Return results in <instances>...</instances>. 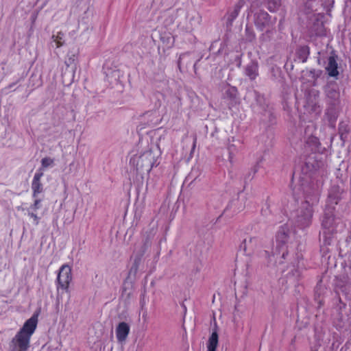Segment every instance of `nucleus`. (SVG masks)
Segmentation results:
<instances>
[{
  "mask_svg": "<svg viewBox=\"0 0 351 351\" xmlns=\"http://www.w3.org/2000/svg\"><path fill=\"white\" fill-rule=\"evenodd\" d=\"M38 323V315H33L12 338L9 344L10 351H27L30 346V339Z\"/></svg>",
  "mask_w": 351,
  "mask_h": 351,
  "instance_id": "obj_1",
  "label": "nucleus"
},
{
  "mask_svg": "<svg viewBox=\"0 0 351 351\" xmlns=\"http://www.w3.org/2000/svg\"><path fill=\"white\" fill-rule=\"evenodd\" d=\"M258 240L255 237H250L248 241L244 239L243 243L241 245V247L243 249L244 251L247 250L248 247L250 250L254 251L257 248Z\"/></svg>",
  "mask_w": 351,
  "mask_h": 351,
  "instance_id": "obj_17",
  "label": "nucleus"
},
{
  "mask_svg": "<svg viewBox=\"0 0 351 351\" xmlns=\"http://www.w3.org/2000/svg\"><path fill=\"white\" fill-rule=\"evenodd\" d=\"M350 128L348 125L344 122L340 123L339 127V134L343 142H345L347 140Z\"/></svg>",
  "mask_w": 351,
  "mask_h": 351,
  "instance_id": "obj_19",
  "label": "nucleus"
},
{
  "mask_svg": "<svg viewBox=\"0 0 351 351\" xmlns=\"http://www.w3.org/2000/svg\"><path fill=\"white\" fill-rule=\"evenodd\" d=\"M276 250L280 252L283 250L285 245V228L281 226L276 236ZM282 257H285V251L282 252Z\"/></svg>",
  "mask_w": 351,
  "mask_h": 351,
  "instance_id": "obj_12",
  "label": "nucleus"
},
{
  "mask_svg": "<svg viewBox=\"0 0 351 351\" xmlns=\"http://www.w3.org/2000/svg\"><path fill=\"white\" fill-rule=\"evenodd\" d=\"M304 108L308 113L318 114L320 112L317 93L311 92L306 95Z\"/></svg>",
  "mask_w": 351,
  "mask_h": 351,
  "instance_id": "obj_7",
  "label": "nucleus"
},
{
  "mask_svg": "<svg viewBox=\"0 0 351 351\" xmlns=\"http://www.w3.org/2000/svg\"><path fill=\"white\" fill-rule=\"evenodd\" d=\"M271 73L274 80L278 82H283V77L282 75V71L280 67L273 66L271 68Z\"/></svg>",
  "mask_w": 351,
  "mask_h": 351,
  "instance_id": "obj_21",
  "label": "nucleus"
},
{
  "mask_svg": "<svg viewBox=\"0 0 351 351\" xmlns=\"http://www.w3.org/2000/svg\"><path fill=\"white\" fill-rule=\"evenodd\" d=\"M53 164V160L51 158L45 157L41 160V165L43 168H47Z\"/></svg>",
  "mask_w": 351,
  "mask_h": 351,
  "instance_id": "obj_26",
  "label": "nucleus"
},
{
  "mask_svg": "<svg viewBox=\"0 0 351 351\" xmlns=\"http://www.w3.org/2000/svg\"><path fill=\"white\" fill-rule=\"evenodd\" d=\"M76 60L75 54H72L67 60L65 61V64L69 66L73 64Z\"/></svg>",
  "mask_w": 351,
  "mask_h": 351,
  "instance_id": "obj_30",
  "label": "nucleus"
},
{
  "mask_svg": "<svg viewBox=\"0 0 351 351\" xmlns=\"http://www.w3.org/2000/svg\"><path fill=\"white\" fill-rule=\"evenodd\" d=\"M157 149V147L154 149L150 148L138 156L136 160L135 158L133 159L134 161L136 162L137 170L145 169L147 171H149L152 169L156 162L158 156Z\"/></svg>",
  "mask_w": 351,
  "mask_h": 351,
  "instance_id": "obj_2",
  "label": "nucleus"
},
{
  "mask_svg": "<svg viewBox=\"0 0 351 351\" xmlns=\"http://www.w3.org/2000/svg\"><path fill=\"white\" fill-rule=\"evenodd\" d=\"M142 258L143 257L135 255L134 262H133L132 265L131 266V268L129 271L130 276H133L134 277H135L136 276V274L139 270L140 266L141 265Z\"/></svg>",
  "mask_w": 351,
  "mask_h": 351,
  "instance_id": "obj_18",
  "label": "nucleus"
},
{
  "mask_svg": "<svg viewBox=\"0 0 351 351\" xmlns=\"http://www.w3.org/2000/svg\"><path fill=\"white\" fill-rule=\"evenodd\" d=\"M28 215L34 219V224L38 225L39 223L40 218L37 216L36 214L34 213V211H31V210H28Z\"/></svg>",
  "mask_w": 351,
  "mask_h": 351,
  "instance_id": "obj_28",
  "label": "nucleus"
},
{
  "mask_svg": "<svg viewBox=\"0 0 351 351\" xmlns=\"http://www.w3.org/2000/svg\"><path fill=\"white\" fill-rule=\"evenodd\" d=\"M237 90L235 87H229L226 90V95L230 99H234L237 97Z\"/></svg>",
  "mask_w": 351,
  "mask_h": 351,
  "instance_id": "obj_24",
  "label": "nucleus"
},
{
  "mask_svg": "<svg viewBox=\"0 0 351 351\" xmlns=\"http://www.w3.org/2000/svg\"><path fill=\"white\" fill-rule=\"evenodd\" d=\"M151 246V242L149 238H146L140 250L136 252V255L143 257L147 252V249Z\"/></svg>",
  "mask_w": 351,
  "mask_h": 351,
  "instance_id": "obj_22",
  "label": "nucleus"
},
{
  "mask_svg": "<svg viewBox=\"0 0 351 351\" xmlns=\"http://www.w3.org/2000/svg\"><path fill=\"white\" fill-rule=\"evenodd\" d=\"M255 25L261 31H263L270 25V19L267 12L260 10L254 14Z\"/></svg>",
  "mask_w": 351,
  "mask_h": 351,
  "instance_id": "obj_8",
  "label": "nucleus"
},
{
  "mask_svg": "<svg viewBox=\"0 0 351 351\" xmlns=\"http://www.w3.org/2000/svg\"><path fill=\"white\" fill-rule=\"evenodd\" d=\"M186 55V53H183L182 55H180V58H179V60L178 61V66L180 68V66H181V64H182V60L183 59V58Z\"/></svg>",
  "mask_w": 351,
  "mask_h": 351,
  "instance_id": "obj_31",
  "label": "nucleus"
},
{
  "mask_svg": "<svg viewBox=\"0 0 351 351\" xmlns=\"http://www.w3.org/2000/svg\"><path fill=\"white\" fill-rule=\"evenodd\" d=\"M239 10H240V7L238 5L236 6L234 10L230 14V15L228 16V21H230V22L233 21L237 17Z\"/></svg>",
  "mask_w": 351,
  "mask_h": 351,
  "instance_id": "obj_25",
  "label": "nucleus"
},
{
  "mask_svg": "<svg viewBox=\"0 0 351 351\" xmlns=\"http://www.w3.org/2000/svg\"><path fill=\"white\" fill-rule=\"evenodd\" d=\"M339 200V197L334 196L331 194L328 195V202L331 204H337Z\"/></svg>",
  "mask_w": 351,
  "mask_h": 351,
  "instance_id": "obj_29",
  "label": "nucleus"
},
{
  "mask_svg": "<svg viewBox=\"0 0 351 351\" xmlns=\"http://www.w3.org/2000/svg\"><path fill=\"white\" fill-rule=\"evenodd\" d=\"M335 217L332 213V210L330 208H328L324 214L323 220H322V226L326 229H330L333 228L335 224Z\"/></svg>",
  "mask_w": 351,
  "mask_h": 351,
  "instance_id": "obj_13",
  "label": "nucleus"
},
{
  "mask_svg": "<svg viewBox=\"0 0 351 351\" xmlns=\"http://www.w3.org/2000/svg\"><path fill=\"white\" fill-rule=\"evenodd\" d=\"M326 69L330 76L336 77L339 75L337 62L335 56H330L328 58V64Z\"/></svg>",
  "mask_w": 351,
  "mask_h": 351,
  "instance_id": "obj_14",
  "label": "nucleus"
},
{
  "mask_svg": "<svg viewBox=\"0 0 351 351\" xmlns=\"http://www.w3.org/2000/svg\"><path fill=\"white\" fill-rule=\"evenodd\" d=\"M52 38L53 41L56 43V47H60L63 45L64 43V34L62 32H58L57 35H53Z\"/></svg>",
  "mask_w": 351,
  "mask_h": 351,
  "instance_id": "obj_23",
  "label": "nucleus"
},
{
  "mask_svg": "<svg viewBox=\"0 0 351 351\" xmlns=\"http://www.w3.org/2000/svg\"><path fill=\"white\" fill-rule=\"evenodd\" d=\"M218 333L217 330H214L212 332L211 335L210 336L208 344H207V348L208 351H216V348L218 345Z\"/></svg>",
  "mask_w": 351,
  "mask_h": 351,
  "instance_id": "obj_16",
  "label": "nucleus"
},
{
  "mask_svg": "<svg viewBox=\"0 0 351 351\" xmlns=\"http://www.w3.org/2000/svg\"><path fill=\"white\" fill-rule=\"evenodd\" d=\"M40 203H41V200L40 199H37V197H36L34 204L30 206V207L28 210H31L33 211L37 210L38 209L40 208V207H41Z\"/></svg>",
  "mask_w": 351,
  "mask_h": 351,
  "instance_id": "obj_27",
  "label": "nucleus"
},
{
  "mask_svg": "<svg viewBox=\"0 0 351 351\" xmlns=\"http://www.w3.org/2000/svg\"><path fill=\"white\" fill-rule=\"evenodd\" d=\"M130 330V327L128 324L124 322L119 323L116 329V336L118 341L123 342L125 341Z\"/></svg>",
  "mask_w": 351,
  "mask_h": 351,
  "instance_id": "obj_11",
  "label": "nucleus"
},
{
  "mask_svg": "<svg viewBox=\"0 0 351 351\" xmlns=\"http://www.w3.org/2000/svg\"><path fill=\"white\" fill-rule=\"evenodd\" d=\"M43 176V172L40 169L34 174L32 183V196L34 198L37 197L38 194L42 193L43 191V184L40 182V179Z\"/></svg>",
  "mask_w": 351,
  "mask_h": 351,
  "instance_id": "obj_10",
  "label": "nucleus"
},
{
  "mask_svg": "<svg viewBox=\"0 0 351 351\" xmlns=\"http://www.w3.org/2000/svg\"><path fill=\"white\" fill-rule=\"evenodd\" d=\"M297 56L298 58L302 62H304L308 56L309 55V49L306 46H303L300 47L297 51Z\"/></svg>",
  "mask_w": 351,
  "mask_h": 351,
  "instance_id": "obj_20",
  "label": "nucleus"
},
{
  "mask_svg": "<svg viewBox=\"0 0 351 351\" xmlns=\"http://www.w3.org/2000/svg\"><path fill=\"white\" fill-rule=\"evenodd\" d=\"M196 143H197V137L195 136L194 137V139H193V147H192V149L193 150L195 147V145H196Z\"/></svg>",
  "mask_w": 351,
  "mask_h": 351,
  "instance_id": "obj_32",
  "label": "nucleus"
},
{
  "mask_svg": "<svg viewBox=\"0 0 351 351\" xmlns=\"http://www.w3.org/2000/svg\"><path fill=\"white\" fill-rule=\"evenodd\" d=\"M72 280L71 268L68 265H63L59 270L57 281L59 287L66 291H69L70 282Z\"/></svg>",
  "mask_w": 351,
  "mask_h": 351,
  "instance_id": "obj_4",
  "label": "nucleus"
},
{
  "mask_svg": "<svg viewBox=\"0 0 351 351\" xmlns=\"http://www.w3.org/2000/svg\"><path fill=\"white\" fill-rule=\"evenodd\" d=\"M16 83H17V82H15V83H12V84H10L8 86V88H12V87H13V86H14Z\"/></svg>",
  "mask_w": 351,
  "mask_h": 351,
  "instance_id": "obj_33",
  "label": "nucleus"
},
{
  "mask_svg": "<svg viewBox=\"0 0 351 351\" xmlns=\"http://www.w3.org/2000/svg\"><path fill=\"white\" fill-rule=\"evenodd\" d=\"M254 173H256L257 171V169L256 167L254 168Z\"/></svg>",
  "mask_w": 351,
  "mask_h": 351,
  "instance_id": "obj_34",
  "label": "nucleus"
},
{
  "mask_svg": "<svg viewBox=\"0 0 351 351\" xmlns=\"http://www.w3.org/2000/svg\"><path fill=\"white\" fill-rule=\"evenodd\" d=\"M228 149L229 152V160L232 162L234 156L243 148V142L241 139L232 137L228 140Z\"/></svg>",
  "mask_w": 351,
  "mask_h": 351,
  "instance_id": "obj_9",
  "label": "nucleus"
},
{
  "mask_svg": "<svg viewBox=\"0 0 351 351\" xmlns=\"http://www.w3.org/2000/svg\"><path fill=\"white\" fill-rule=\"evenodd\" d=\"M319 201V193L317 191L313 192L312 194L306 195V200L303 203V208L304 211L303 213V217L305 220H309L313 215L312 206L317 204Z\"/></svg>",
  "mask_w": 351,
  "mask_h": 351,
  "instance_id": "obj_5",
  "label": "nucleus"
},
{
  "mask_svg": "<svg viewBox=\"0 0 351 351\" xmlns=\"http://www.w3.org/2000/svg\"><path fill=\"white\" fill-rule=\"evenodd\" d=\"M326 93L328 102L332 106L331 108L327 109L326 114L328 117L329 121L333 123L337 117V112L334 106L338 104L339 98V93L337 90V85L330 84L327 86Z\"/></svg>",
  "mask_w": 351,
  "mask_h": 351,
  "instance_id": "obj_3",
  "label": "nucleus"
},
{
  "mask_svg": "<svg viewBox=\"0 0 351 351\" xmlns=\"http://www.w3.org/2000/svg\"><path fill=\"white\" fill-rule=\"evenodd\" d=\"M255 102L252 104V109L254 112L265 115L269 113V106L267 104L264 95H261L256 90L254 91Z\"/></svg>",
  "mask_w": 351,
  "mask_h": 351,
  "instance_id": "obj_6",
  "label": "nucleus"
},
{
  "mask_svg": "<svg viewBox=\"0 0 351 351\" xmlns=\"http://www.w3.org/2000/svg\"><path fill=\"white\" fill-rule=\"evenodd\" d=\"M258 66L256 62H251L245 69V74L252 80H254L258 75Z\"/></svg>",
  "mask_w": 351,
  "mask_h": 351,
  "instance_id": "obj_15",
  "label": "nucleus"
}]
</instances>
